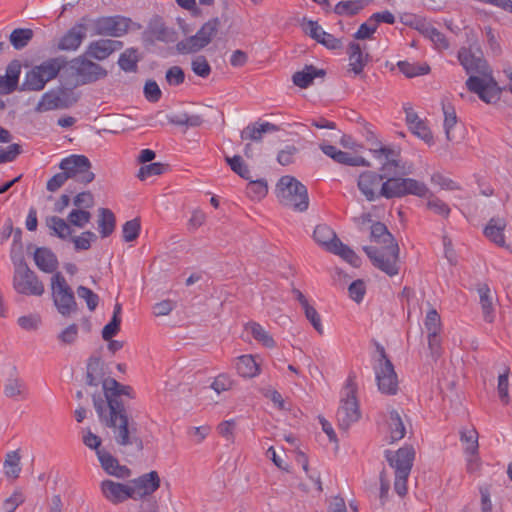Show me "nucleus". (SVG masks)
<instances>
[{"label":"nucleus","mask_w":512,"mask_h":512,"mask_svg":"<svg viewBox=\"0 0 512 512\" xmlns=\"http://www.w3.org/2000/svg\"><path fill=\"white\" fill-rule=\"evenodd\" d=\"M508 375H509V369H505V371L498 376V385H497L499 398H500L501 402L505 405L508 404L510 401L509 390H508V388H509Z\"/></svg>","instance_id":"864d4df0"},{"label":"nucleus","mask_w":512,"mask_h":512,"mask_svg":"<svg viewBox=\"0 0 512 512\" xmlns=\"http://www.w3.org/2000/svg\"><path fill=\"white\" fill-rule=\"evenodd\" d=\"M140 232V222L137 219H132L127 222L122 227L123 239L126 242L134 241Z\"/></svg>","instance_id":"052dcab7"},{"label":"nucleus","mask_w":512,"mask_h":512,"mask_svg":"<svg viewBox=\"0 0 512 512\" xmlns=\"http://www.w3.org/2000/svg\"><path fill=\"white\" fill-rule=\"evenodd\" d=\"M73 205L78 209L88 210L94 206V196L89 191L80 192L74 197Z\"/></svg>","instance_id":"69168bd1"},{"label":"nucleus","mask_w":512,"mask_h":512,"mask_svg":"<svg viewBox=\"0 0 512 512\" xmlns=\"http://www.w3.org/2000/svg\"><path fill=\"white\" fill-rule=\"evenodd\" d=\"M348 292L352 300L360 303L363 300L366 292L365 283L360 279L353 281L349 285Z\"/></svg>","instance_id":"774afa93"},{"label":"nucleus","mask_w":512,"mask_h":512,"mask_svg":"<svg viewBox=\"0 0 512 512\" xmlns=\"http://www.w3.org/2000/svg\"><path fill=\"white\" fill-rule=\"evenodd\" d=\"M350 70L359 75L364 70L369 60V54L365 53L360 44L352 42L348 47Z\"/></svg>","instance_id":"393cba45"},{"label":"nucleus","mask_w":512,"mask_h":512,"mask_svg":"<svg viewBox=\"0 0 512 512\" xmlns=\"http://www.w3.org/2000/svg\"><path fill=\"white\" fill-rule=\"evenodd\" d=\"M457 58L467 74L487 76L489 67L480 51L474 52L471 48L462 47Z\"/></svg>","instance_id":"f3484780"},{"label":"nucleus","mask_w":512,"mask_h":512,"mask_svg":"<svg viewBox=\"0 0 512 512\" xmlns=\"http://www.w3.org/2000/svg\"><path fill=\"white\" fill-rule=\"evenodd\" d=\"M100 490L103 497L113 505H118L131 499L129 484L106 479L100 483Z\"/></svg>","instance_id":"a211bd4d"},{"label":"nucleus","mask_w":512,"mask_h":512,"mask_svg":"<svg viewBox=\"0 0 512 512\" xmlns=\"http://www.w3.org/2000/svg\"><path fill=\"white\" fill-rule=\"evenodd\" d=\"M51 290L54 305L62 316L68 317L77 311L74 293L61 273L52 276Z\"/></svg>","instance_id":"9d476101"},{"label":"nucleus","mask_w":512,"mask_h":512,"mask_svg":"<svg viewBox=\"0 0 512 512\" xmlns=\"http://www.w3.org/2000/svg\"><path fill=\"white\" fill-rule=\"evenodd\" d=\"M20 74V63L17 60L10 62L6 67L5 75H0V94L12 93L17 88Z\"/></svg>","instance_id":"5701e85b"},{"label":"nucleus","mask_w":512,"mask_h":512,"mask_svg":"<svg viewBox=\"0 0 512 512\" xmlns=\"http://www.w3.org/2000/svg\"><path fill=\"white\" fill-rule=\"evenodd\" d=\"M191 69L199 77L207 78L211 73V66L207 59L200 55L192 59Z\"/></svg>","instance_id":"603ef678"},{"label":"nucleus","mask_w":512,"mask_h":512,"mask_svg":"<svg viewBox=\"0 0 512 512\" xmlns=\"http://www.w3.org/2000/svg\"><path fill=\"white\" fill-rule=\"evenodd\" d=\"M324 75V70L317 69L312 65H306L303 70L294 73L292 80L294 85L300 88H307L316 77H323Z\"/></svg>","instance_id":"7c9ffc66"},{"label":"nucleus","mask_w":512,"mask_h":512,"mask_svg":"<svg viewBox=\"0 0 512 512\" xmlns=\"http://www.w3.org/2000/svg\"><path fill=\"white\" fill-rule=\"evenodd\" d=\"M103 390L107 412H126L121 397H134L133 389L130 386L122 385L113 378H106L103 381Z\"/></svg>","instance_id":"ddd939ff"},{"label":"nucleus","mask_w":512,"mask_h":512,"mask_svg":"<svg viewBox=\"0 0 512 512\" xmlns=\"http://www.w3.org/2000/svg\"><path fill=\"white\" fill-rule=\"evenodd\" d=\"M97 457L103 470L114 477L125 479L130 477L131 471L106 450H97Z\"/></svg>","instance_id":"412c9836"},{"label":"nucleus","mask_w":512,"mask_h":512,"mask_svg":"<svg viewBox=\"0 0 512 512\" xmlns=\"http://www.w3.org/2000/svg\"><path fill=\"white\" fill-rule=\"evenodd\" d=\"M91 213L84 209H73L67 216L68 223L78 228H84L91 220Z\"/></svg>","instance_id":"de8ad7c7"},{"label":"nucleus","mask_w":512,"mask_h":512,"mask_svg":"<svg viewBox=\"0 0 512 512\" xmlns=\"http://www.w3.org/2000/svg\"><path fill=\"white\" fill-rule=\"evenodd\" d=\"M506 221L503 218H491L484 228V235L498 246L505 245L504 229Z\"/></svg>","instance_id":"bb28decb"},{"label":"nucleus","mask_w":512,"mask_h":512,"mask_svg":"<svg viewBox=\"0 0 512 512\" xmlns=\"http://www.w3.org/2000/svg\"><path fill=\"white\" fill-rule=\"evenodd\" d=\"M466 87L470 92L477 94L478 97L486 103H493L498 100L500 96V88L489 73L487 76L483 77L470 75L466 80Z\"/></svg>","instance_id":"4468645a"},{"label":"nucleus","mask_w":512,"mask_h":512,"mask_svg":"<svg viewBox=\"0 0 512 512\" xmlns=\"http://www.w3.org/2000/svg\"><path fill=\"white\" fill-rule=\"evenodd\" d=\"M397 66L399 70L409 78L426 75L430 71V67L426 63H410L408 61H399Z\"/></svg>","instance_id":"a19ab883"},{"label":"nucleus","mask_w":512,"mask_h":512,"mask_svg":"<svg viewBox=\"0 0 512 512\" xmlns=\"http://www.w3.org/2000/svg\"><path fill=\"white\" fill-rule=\"evenodd\" d=\"M480 304L485 321L491 323L494 320L493 295L487 284L482 283L477 287Z\"/></svg>","instance_id":"2f4dec72"},{"label":"nucleus","mask_w":512,"mask_h":512,"mask_svg":"<svg viewBox=\"0 0 512 512\" xmlns=\"http://www.w3.org/2000/svg\"><path fill=\"white\" fill-rule=\"evenodd\" d=\"M59 168L67 174L69 179H74L83 185L92 182L95 178V174L91 171V162L84 155H70L63 158Z\"/></svg>","instance_id":"9b49d317"},{"label":"nucleus","mask_w":512,"mask_h":512,"mask_svg":"<svg viewBox=\"0 0 512 512\" xmlns=\"http://www.w3.org/2000/svg\"><path fill=\"white\" fill-rule=\"evenodd\" d=\"M164 166L161 163H151L142 166L138 171V178L145 180L151 176L160 175L163 173Z\"/></svg>","instance_id":"338daca9"},{"label":"nucleus","mask_w":512,"mask_h":512,"mask_svg":"<svg viewBox=\"0 0 512 512\" xmlns=\"http://www.w3.org/2000/svg\"><path fill=\"white\" fill-rule=\"evenodd\" d=\"M460 441L464 445V452H478V432L475 428H462L460 430Z\"/></svg>","instance_id":"c03bdc74"},{"label":"nucleus","mask_w":512,"mask_h":512,"mask_svg":"<svg viewBox=\"0 0 512 512\" xmlns=\"http://www.w3.org/2000/svg\"><path fill=\"white\" fill-rule=\"evenodd\" d=\"M244 329L262 346L266 348L275 347L276 343L272 335L259 323L254 321L248 322L245 324Z\"/></svg>","instance_id":"cd10ccee"},{"label":"nucleus","mask_w":512,"mask_h":512,"mask_svg":"<svg viewBox=\"0 0 512 512\" xmlns=\"http://www.w3.org/2000/svg\"><path fill=\"white\" fill-rule=\"evenodd\" d=\"M331 253L340 256L343 260L348 262L353 267H359L361 260L357 254L346 244L340 240L334 241V245L331 248Z\"/></svg>","instance_id":"e433bc0d"},{"label":"nucleus","mask_w":512,"mask_h":512,"mask_svg":"<svg viewBox=\"0 0 512 512\" xmlns=\"http://www.w3.org/2000/svg\"><path fill=\"white\" fill-rule=\"evenodd\" d=\"M226 162L230 166L231 170L238 174L240 177L244 179H250V170L247 165L244 163L243 159L239 155H235L233 157L226 156Z\"/></svg>","instance_id":"09e8293b"},{"label":"nucleus","mask_w":512,"mask_h":512,"mask_svg":"<svg viewBox=\"0 0 512 512\" xmlns=\"http://www.w3.org/2000/svg\"><path fill=\"white\" fill-rule=\"evenodd\" d=\"M301 27L307 35L328 49L335 50L341 47V41L324 31L316 21L303 19Z\"/></svg>","instance_id":"6ab92c4d"},{"label":"nucleus","mask_w":512,"mask_h":512,"mask_svg":"<svg viewBox=\"0 0 512 512\" xmlns=\"http://www.w3.org/2000/svg\"><path fill=\"white\" fill-rule=\"evenodd\" d=\"M94 240H96V234L91 231H85L79 236L70 238L76 250H88Z\"/></svg>","instance_id":"13d9d810"},{"label":"nucleus","mask_w":512,"mask_h":512,"mask_svg":"<svg viewBox=\"0 0 512 512\" xmlns=\"http://www.w3.org/2000/svg\"><path fill=\"white\" fill-rule=\"evenodd\" d=\"M370 239L382 245L381 249L374 246L363 247V251L373 265L390 277L397 275L400 270V249L386 225L381 222L373 223L371 225Z\"/></svg>","instance_id":"f03ea898"},{"label":"nucleus","mask_w":512,"mask_h":512,"mask_svg":"<svg viewBox=\"0 0 512 512\" xmlns=\"http://www.w3.org/2000/svg\"><path fill=\"white\" fill-rule=\"evenodd\" d=\"M406 122L411 131L421 139L425 141L432 139L430 130L412 109H406Z\"/></svg>","instance_id":"473e14b6"},{"label":"nucleus","mask_w":512,"mask_h":512,"mask_svg":"<svg viewBox=\"0 0 512 512\" xmlns=\"http://www.w3.org/2000/svg\"><path fill=\"white\" fill-rule=\"evenodd\" d=\"M313 238L329 252L334 245V241L339 240L336 233L326 224H319L315 227Z\"/></svg>","instance_id":"f704fd0d"},{"label":"nucleus","mask_w":512,"mask_h":512,"mask_svg":"<svg viewBox=\"0 0 512 512\" xmlns=\"http://www.w3.org/2000/svg\"><path fill=\"white\" fill-rule=\"evenodd\" d=\"M384 456L394 471V490L403 497L408 491L407 482L413 467L415 450L412 446H403L396 451L385 450Z\"/></svg>","instance_id":"20e7f679"},{"label":"nucleus","mask_w":512,"mask_h":512,"mask_svg":"<svg viewBox=\"0 0 512 512\" xmlns=\"http://www.w3.org/2000/svg\"><path fill=\"white\" fill-rule=\"evenodd\" d=\"M267 192V183L264 180L250 181L246 188L247 195L255 200L264 198Z\"/></svg>","instance_id":"8fccbe9b"},{"label":"nucleus","mask_w":512,"mask_h":512,"mask_svg":"<svg viewBox=\"0 0 512 512\" xmlns=\"http://www.w3.org/2000/svg\"><path fill=\"white\" fill-rule=\"evenodd\" d=\"M302 309L304 310L307 320L311 323V325L314 327V329L320 335H322L324 332V328H323V325L321 322V317H320L319 313L316 311V309L310 304H308L307 306H305Z\"/></svg>","instance_id":"e2e57ef3"},{"label":"nucleus","mask_w":512,"mask_h":512,"mask_svg":"<svg viewBox=\"0 0 512 512\" xmlns=\"http://www.w3.org/2000/svg\"><path fill=\"white\" fill-rule=\"evenodd\" d=\"M365 7L363 0L340 1L336 4L334 12L341 16H353Z\"/></svg>","instance_id":"37998d69"},{"label":"nucleus","mask_w":512,"mask_h":512,"mask_svg":"<svg viewBox=\"0 0 512 512\" xmlns=\"http://www.w3.org/2000/svg\"><path fill=\"white\" fill-rule=\"evenodd\" d=\"M424 326L428 334H440L441 318L435 309H431L427 312Z\"/></svg>","instance_id":"3c124183"},{"label":"nucleus","mask_w":512,"mask_h":512,"mask_svg":"<svg viewBox=\"0 0 512 512\" xmlns=\"http://www.w3.org/2000/svg\"><path fill=\"white\" fill-rule=\"evenodd\" d=\"M131 19L124 16L101 17L94 21V35L121 37L127 33Z\"/></svg>","instance_id":"2eb2a0df"},{"label":"nucleus","mask_w":512,"mask_h":512,"mask_svg":"<svg viewBox=\"0 0 512 512\" xmlns=\"http://www.w3.org/2000/svg\"><path fill=\"white\" fill-rule=\"evenodd\" d=\"M60 102V96L56 91H47L41 96L38 104L35 107V111L37 113H43L55 110L60 107Z\"/></svg>","instance_id":"4c0bfd02"},{"label":"nucleus","mask_w":512,"mask_h":512,"mask_svg":"<svg viewBox=\"0 0 512 512\" xmlns=\"http://www.w3.org/2000/svg\"><path fill=\"white\" fill-rule=\"evenodd\" d=\"M123 43L118 40L100 39L89 44L86 54L96 60H104L113 52L120 50Z\"/></svg>","instance_id":"aec40b11"},{"label":"nucleus","mask_w":512,"mask_h":512,"mask_svg":"<svg viewBox=\"0 0 512 512\" xmlns=\"http://www.w3.org/2000/svg\"><path fill=\"white\" fill-rule=\"evenodd\" d=\"M370 151L381 166L379 172L366 170L358 176L357 188L367 201L402 198L407 195L424 198L429 195V188L424 182L406 177L413 174L414 165L402 161L398 149L378 145Z\"/></svg>","instance_id":"f257e3e1"},{"label":"nucleus","mask_w":512,"mask_h":512,"mask_svg":"<svg viewBox=\"0 0 512 512\" xmlns=\"http://www.w3.org/2000/svg\"><path fill=\"white\" fill-rule=\"evenodd\" d=\"M46 226L49 229L51 236L57 237L61 240H70L73 230L70 224L58 216H50L46 218Z\"/></svg>","instance_id":"a878e982"},{"label":"nucleus","mask_w":512,"mask_h":512,"mask_svg":"<svg viewBox=\"0 0 512 512\" xmlns=\"http://www.w3.org/2000/svg\"><path fill=\"white\" fill-rule=\"evenodd\" d=\"M427 208L442 217H448L450 214L449 206L434 195H429L427 200Z\"/></svg>","instance_id":"4d7b16f0"},{"label":"nucleus","mask_w":512,"mask_h":512,"mask_svg":"<svg viewBox=\"0 0 512 512\" xmlns=\"http://www.w3.org/2000/svg\"><path fill=\"white\" fill-rule=\"evenodd\" d=\"M235 368L243 378H253L260 373L259 364L252 355H242L236 359Z\"/></svg>","instance_id":"c756f323"},{"label":"nucleus","mask_w":512,"mask_h":512,"mask_svg":"<svg viewBox=\"0 0 512 512\" xmlns=\"http://www.w3.org/2000/svg\"><path fill=\"white\" fill-rule=\"evenodd\" d=\"M131 499L140 500L153 494L160 486V478L156 471L146 473L129 482Z\"/></svg>","instance_id":"dca6fc26"},{"label":"nucleus","mask_w":512,"mask_h":512,"mask_svg":"<svg viewBox=\"0 0 512 512\" xmlns=\"http://www.w3.org/2000/svg\"><path fill=\"white\" fill-rule=\"evenodd\" d=\"M25 390L24 383L18 378H10L4 387V393L7 397L14 398L22 395Z\"/></svg>","instance_id":"680f3d73"},{"label":"nucleus","mask_w":512,"mask_h":512,"mask_svg":"<svg viewBox=\"0 0 512 512\" xmlns=\"http://www.w3.org/2000/svg\"><path fill=\"white\" fill-rule=\"evenodd\" d=\"M20 454L18 451L7 453L3 467L4 473L8 478H17L21 472Z\"/></svg>","instance_id":"79ce46f5"},{"label":"nucleus","mask_w":512,"mask_h":512,"mask_svg":"<svg viewBox=\"0 0 512 512\" xmlns=\"http://www.w3.org/2000/svg\"><path fill=\"white\" fill-rule=\"evenodd\" d=\"M37 267L46 273H52L57 269L58 261L55 254L47 248H37L34 253Z\"/></svg>","instance_id":"c85d7f7f"},{"label":"nucleus","mask_w":512,"mask_h":512,"mask_svg":"<svg viewBox=\"0 0 512 512\" xmlns=\"http://www.w3.org/2000/svg\"><path fill=\"white\" fill-rule=\"evenodd\" d=\"M387 423L391 443H394L404 438L406 434V427L398 411L391 410L389 412Z\"/></svg>","instance_id":"72a5a7b5"},{"label":"nucleus","mask_w":512,"mask_h":512,"mask_svg":"<svg viewBox=\"0 0 512 512\" xmlns=\"http://www.w3.org/2000/svg\"><path fill=\"white\" fill-rule=\"evenodd\" d=\"M41 316L37 313L24 315L18 318V325L26 331H35L41 325Z\"/></svg>","instance_id":"6e6d98bb"},{"label":"nucleus","mask_w":512,"mask_h":512,"mask_svg":"<svg viewBox=\"0 0 512 512\" xmlns=\"http://www.w3.org/2000/svg\"><path fill=\"white\" fill-rule=\"evenodd\" d=\"M103 364L99 358H90L87 364V384L90 386H97L100 382L103 383Z\"/></svg>","instance_id":"58836bf2"},{"label":"nucleus","mask_w":512,"mask_h":512,"mask_svg":"<svg viewBox=\"0 0 512 512\" xmlns=\"http://www.w3.org/2000/svg\"><path fill=\"white\" fill-rule=\"evenodd\" d=\"M276 193L281 204L295 211L304 212L309 207L307 188L293 176H282L276 185Z\"/></svg>","instance_id":"423d86ee"},{"label":"nucleus","mask_w":512,"mask_h":512,"mask_svg":"<svg viewBox=\"0 0 512 512\" xmlns=\"http://www.w3.org/2000/svg\"><path fill=\"white\" fill-rule=\"evenodd\" d=\"M98 228L103 238L108 237L115 229V216L107 208L99 209Z\"/></svg>","instance_id":"ea45409f"},{"label":"nucleus","mask_w":512,"mask_h":512,"mask_svg":"<svg viewBox=\"0 0 512 512\" xmlns=\"http://www.w3.org/2000/svg\"><path fill=\"white\" fill-rule=\"evenodd\" d=\"M138 56L137 50L129 48L125 50L118 59L120 68L126 72H134L137 69Z\"/></svg>","instance_id":"49530a36"},{"label":"nucleus","mask_w":512,"mask_h":512,"mask_svg":"<svg viewBox=\"0 0 512 512\" xmlns=\"http://www.w3.org/2000/svg\"><path fill=\"white\" fill-rule=\"evenodd\" d=\"M67 62L62 57L49 58L25 73L20 90L39 92L55 79Z\"/></svg>","instance_id":"39448f33"},{"label":"nucleus","mask_w":512,"mask_h":512,"mask_svg":"<svg viewBox=\"0 0 512 512\" xmlns=\"http://www.w3.org/2000/svg\"><path fill=\"white\" fill-rule=\"evenodd\" d=\"M334 161L349 166H369V163L363 157L353 156L350 153L341 150Z\"/></svg>","instance_id":"bf43d9fd"},{"label":"nucleus","mask_w":512,"mask_h":512,"mask_svg":"<svg viewBox=\"0 0 512 512\" xmlns=\"http://www.w3.org/2000/svg\"><path fill=\"white\" fill-rule=\"evenodd\" d=\"M379 358L373 365L378 390L385 395H395L398 391V378L392 362L387 358L385 349L378 345Z\"/></svg>","instance_id":"6e6552de"},{"label":"nucleus","mask_w":512,"mask_h":512,"mask_svg":"<svg viewBox=\"0 0 512 512\" xmlns=\"http://www.w3.org/2000/svg\"><path fill=\"white\" fill-rule=\"evenodd\" d=\"M75 70L83 83H92L107 75L102 66L86 59L77 60Z\"/></svg>","instance_id":"4be33fe9"},{"label":"nucleus","mask_w":512,"mask_h":512,"mask_svg":"<svg viewBox=\"0 0 512 512\" xmlns=\"http://www.w3.org/2000/svg\"><path fill=\"white\" fill-rule=\"evenodd\" d=\"M356 389L353 378L349 376L341 392L340 406L337 411L338 425L343 430H347L361 416L356 398Z\"/></svg>","instance_id":"0eeeda50"},{"label":"nucleus","mask_w":512,"mask_h":512,"mask_svg":"<svg viewBox=\"0 0 512 512\" xmlns=\"http://www.w3.org/2000/svg\"><path fill=\"white\" fill-rule=\"evenodd\" d=\"M13 287L16 292L23 295L41 296L44 293L43 283L24 262L19 263L15 268Z\"/></svg>","instance_id":"f8f14e48"},{"label":"nucleus","mask_w":512,"mask_h":512,"mask_svg":"<svg viewBox=\"0 0 512 512\" xmlns=\"http://www.w3.org/2000/svg\"><path fill=\"white\" fill-rule=\"evenodd\" d=\"M86 37V27L83 24L73 26L60 40L58 47L60 50H76Z\"/></svg>","instance_id":"b1692460"},{"label":"nucleus","mask_w":512,"mask_h":512,"mask_svg":"<svg viewBox=\"0 0 512 512\" xmlns=\"http://www.w3.org/2000/svg\"><path fill=\"white\" fill-rule=\"evenodd\" d=\"M220 27L219 18L205 22L197 33L178 42L176 49L180 54L196 53L205 48L215 37Z\"/></svg>","instance_id":"1a4fd4ad"},{"label":"nucleus","mask_w":512,"mask_h":512,"mask_svg":"<svg viewBox=\"0 0 512 512\" xmlns=\"http://www.w3.org/2000/svg\"><path fill=\"white\" fill-rule=\"evenodd\" d=\"M77 295L80 299H83L90 311H94L99 303V297L91 289L85 286H79L77 288Z\"/></svg>","instance_id":"5fc2aeb1"},{"label":"nucleus","mask_w":512,"mask_h":512,"mask_svg":"<svg viewBox=\"0 0 512 512\" xmlns=\"http://www.w3.org/2000/svg\"><path fill=\"white\" fill-rule=\"evenodd\" d=\"M442 111L444 114V130L446 134L447 140L451 141L453 137L451 136V130L457 123V115L454 106L448 99H443L441 101Z\"/></svg>","instance_id":"c9c22d12"},{"label":"nucleus","mask_w":512,"mask_h":512,"mask_svg":"<svg viewBox=\"0 0 512 512\" xmlns=\"http://www.w3.org/2000/svg\"><path fill=\"white\" fill-rule=\"evenodd\" d=\"M166 81L171 86H179L185 80V74L181 67L172 66L166 71Z\"/></svg>","instance_id":"0e129e2a"},{"label":"nucleus","mask_w":512,"mask_h":512,"mask_svg":"<svg viewBox=\"0 0 512 512\" xmlns=\"http://www.w3.org/2000/svg\"><path fill=\"white\" fill-rule=\"evenodd\" d=\"M93 404L99 420L112 429L116 444L122 448H132L137 452L143 449V441L136 424L129 421L127 412H107L104 399L93 396Z\"/></svg>","instance_id":"7ed1b4c3"},{"label":"nucleus","mask_w":512,"mask_h":512,"mask_svg":"<svg viewBox=\"0 0 512 512\" xmlns=\"http://www.w3.org/2000/svg\"><path fill=\"white\" fill-rule=\"evenodd\" d=\"M32 37L33 31L31 29L18 28L11 32L10 42L15 49L20 50L28 45Z\"/></svg>","instance_id":"a18cd8bd"}]
</instances>
